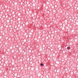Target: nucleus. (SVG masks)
Returning <instances> with one entry per match:
<instances>
[{
  "label": "nucleus",
  "instance_id": "obj_1",
  "mask_svg": "<svg viewBox=\"0 0 78 78\" xmlns=\"http://www.w3.org/2000/svg\"><path fill=\"white\" fill-rule=\"evenodd\" d=\"M67 49H68L69 50V49H70V47H67Z\"/></svg>",
  "mask_w": 78,
  "mask_h": 78
},
{
  "label": "nucleus",
  "instance_id": "obj_2",
  "mask_svg": "<svg viewBox=\"0 0 78 78\" xmlns=\"http://www.w3.org/2000/svg\"><path fill=\"white\" fill-rule=\"evenodd\" d=\"M41 66H44V65L43 64L41 63Z\"/></svg>",
  "mask_w": 78,
  "mask_h": 78
}]
</instances>
